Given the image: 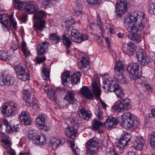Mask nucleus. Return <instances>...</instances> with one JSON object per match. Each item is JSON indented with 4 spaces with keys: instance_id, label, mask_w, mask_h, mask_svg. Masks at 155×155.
Returning a JSON list of instances; mask_svg holds the SVG:
<instances>
[{
    "instance_id": "obj_1",
    "label": "nucleus",
    "mask_w": 155,
    "mask_h": 155,
    "mask_svg": "<svg viewBox=\"0 0 155 155\" xmlns=\"http://www.w3.org/2000/svg\"><path fill=\"white\" fill-rule=\"evenodd\" d=\"M146 24L147 20L141 12H135L130 14L125 20V25L127 30L132 32L128 35V38L137 42H140L141 34L146 29Z\"/></svg>"
},
{
    "instance_id": "obj_2",
    "label": "nucleus",
    "mask_w": 155,
    "mask_h": 155,
    "mask_svg": "<svg viewBox=\"0 0 155 155\" xmlns=\"http://www.w3.org/2000/svg\"><path fill=\"white\" fill-rule=\"evenodd\" d=\"M103 88L107 92H114L118 98H122L124 96L123 90L120 87L118 82L110 78L103 81Z\"/></svg>"
},
{
    "instance_id": "obj_3",
    "label": "nucleus",
    "mask_w": 155,
    "mask_h": 155,
    "mask_svg": "<svg viewBox=\"0 0 155 155\" xmlns=\"http://www.w3.org/2000/svg\"><path fill=\"white\" fill-rule=\"evenodd\" d=\"M77 72L72 74L71 72L66 71L62 73L61 78L63 85L66 86L71 84L74 85L79 82L81 74L78 72Z\"/></svg>"
},
{
    "instance_id": "obj_4",
    "label": "nucleus",
    "mask_w": 155,
    "mask_h": 155,
    "mask_svg": "<svg viewBox=\"0 0 155 155\" xmlns=\"http://www.w3.org/2000/svg\"><path fill=\"white\" fill-rule=\"evenodd\" d=\"M122 122L121 126L125 129H127L136 127L139 125L140 121L136 117H133L130 113H124L121 115Z\"/></svg>"
},
{
    "instance_id": "obj_5",
    "label": "nucleus",
    "mask_w": 155,
    "mask_h": 155,
    "mask_svg": "<svg viewBox=\"0 0 155 155\" xmlns=\"http://www.w3.org/2000/svg\"><path fill=\"white\" fill-rule=\"evenodd\" d=\"M127 70L129 74V77L131 79L136 80L141 76V68L137 63L130 64L127 67Z\"/></svg>"
},
{
    "instance_id": "obj_6",
    "label": "nucleus",
    "mask_w": 155,
    "mask_h": 155,
    "mask_svg": "<svg viewBox=\"0 0 155 155\" xmlns=\"http://www.w3.org/2000/svg\"><path fill=\"white\" fill-rule=\"evenodd\" d=\"M2 108V114L5 116H9L18 110L19 106L15 102L11 101L9 103H7L4 104Z\"/></svg>"
},
{
    "instance_id": "obj_7",
    "label": "nucleus",
    "mask_w": 155,
    "mask_h": 155,
    "mask_svg": "<svg viewBox=\"0 0 155 155\" xmlns=\"http://www.w3.org/2000/svg\"><path fill=\"white\" fill-rule=\"evenodd\" d=\"M131 108L130 101L127 98L117 101L114 104V110L119 112H124Z\"/></svg>"
},
{
    "instance_id": "obj_8",
    "label": "nucleus",
    "mask_w": 155,
    "mask_h": 155,
    "mask_svg": "<svg viewBox=\"0 0 155 155\" xmlns=\"http://www.w3.org/2000/svg\"><path fill=\"white\" fill-rule=\"evenodd\" d=\"M124 69V65L121 61L116 62L114 66L115 75L118 82L125 84L127 81L123 75L122 71Z\"/></svg>"
},
{
    "instance_id": "obj_9",
    "label": "nucleus",
    "mask_w": 155,
    "mask_h": 155,
    "mask_svg": "<svg viewBox=\"0 0 155 155\" xmlns=\"http://www.w3.org/2000/svg\"><path fill=\"white\" fill-rule=\"evenodd\" d=\"M6 16L5 15H0V21L3 26V28L5 31H7L10 28V25H12V27L14 29L16 28L17 26L16 23L13 18L12 15H11L9 18L10 20V23L9 25L8 20L5 19Z\"/></svg>"
},
{
    "instance_id": "obj_10",
    "label": "nucleus",
    "mask_w": 155,
    "mask_h": 155,
    "mask_svg": "<svg viewBox=\"0 0 155 155\" xmlns=\"http://www.w3.org/2000/svg\"><path fill=\"white\" fill-rule=\"evenodd\" d=\"M130 139V135L127 132L124 133L122 135L117 146L118 148L119 149V152L120 153L123 152L124 148L127 145Z\"/></svg>"
},
{
    "instance_id": "obj_11",
    "label": "nucleus",
    "mask_w": 155,
    "mask_h": 155,
    "mask_svg": "<svg viewBox=\"0 0 155 155\" xmlns=\"http://www.w3.org/2000/svg\"><path fill=\"white\" fill-rule=\"evenodd\" d=\"M71 40L74 42L80 43L88 39V36L85 34H81L77 30L73 29L71 34Z\"/></svg>"
},
{
    "instance_id": "obj_12",
    "label": "nucleus",
    "mask_w": 155,
    "mask_h": 155,
    "mask_svg": "<svg viewBox=\"0 0 155 155\" xmlns=\"http://www.w3.org/2000/svg\"><path fill=\"white\" fill-rule=\"evenodd\" d=\"M136 56L139 63L143 65H147L148 64L149 58L143 49H139L136 52Z\"/></svg>"
},
{
    "instance_id": "obj_13",
    "label": "nucleus",
    "mask_w": 155,
    "mask_h": 155,
    "mask_svg": "<svg viewBox=\"0 0 155 155\" xmlns=\"http://www.w3.org/2000/svg\"><path fill=\"white\" fill-rule=\"evenodd\" d=\"M145 143L144 138L141 136L136 137L131 143L132 146L138 150H141Z\"/></svg>"
},
{
    "instance_id": "obj_14",
    "label": "nucleus",
    "mask_w": 155,
    "mask_h": 155,
    "mask_svg": "<svg viewBox=\"0 0 155 155\" xmlns=\"http://www.w3.org/2000/svg\"><path fill=\"white\" fill-rule=\"evenodd\" d=\"M99 78L97 76L94 77L92 83V91L93 93L96 97H99L101 94V90L98 84Z\"/></svg>"
},
{
    "instance_id": "obj_15",
    "label": "nucleus",
    "mask_w": 155,
    "mask_h": 155,
    "mask_svg": "<svg viewBox=\"0 0 155 155\" xmlns=\"http://www.w3.org/2000/svg\"><path fill=\"white\" fill-rule=\"evenodd\" d=\"M2 145L4 148L7 150L8 153L10 155H15V150L11 148L12 145L10 140L8 138H4L2 140Z\"/></svg>"
},
{
    "instance_id": "obj_16",
    "label": "nucleus",
    "mask_w": 155,
    "mask_h": 155,
    "mask_svg": "<svg viewBox=\"0 0 155 155\" xmlns=\"http://www.w3.org/2000/svg\"><path fill=\"white\" fill-rule=\"evenodd\" d=\"M30 115L28 112L26 111L22 112L19 115V118L25 125H29L31 123L30 119Z\"/></svg>"
},
{
    "instance_id": "obj_17",
    "label": "nucleus",
    "mask_w": 155,
    "mask_h": 155,
    "mask_svg": "<svg viewBox=\"0 0 155 155\" xmlns=\"http://www.w3.org/2000/svg\"><path fill=\"white\" fill-rule=\"evenodd\" d=\"M118 123V120L115 117H109L105 122L104 126L107 128L111 129L116 126Z\"/></svg>"
},
{
    "instance_id": "obj_18",
    "label": "nucleus",
    "mask_w": 155,
    "mask_h": 155,
    "mask_svg": "<svg viewBox=\"0 0 155 155\" xmlns=\"http://www.w3.org/2000/svg\"><path fill=\"white\" fill-rule=\"evenodd\" d=\"M49 45V43L47 42H42L38 45L37 48V54L39 55H41L46 52Z\"/></svg>"
},
{
    "instance_id": "obj_19",
    "label": "nucleus",
    "mask_w": 155,
    "mask_h": 155,
    "mask_svg": "<svg viewBox=\"0 0 155 155\" xmlns=\"http://www.w3.org/2000/svg\"><path fill=\"white\" fill-rule=\"evenodd\" d=\"M78 114L81 119L86 120H88L92 116V114L90 112L82 108L78 111Z\"/></svg>"
},
{
    "instance_id": "obj_20",
    "label": "nucleus",
    "mask_w": 155,
    "mask_h": 155,
    "mask_svg": "<svg viewBox=\"0 0 155 155\" xmlns=\"http://www.w3.org/2000/svg\"><path fill=\"white\" fill-rule=\"evenodd\" d=\"M78 114L81 119L86 120H88L92 116V114L90 112L82 108L78 111Z\"/></svg>"
},
{
    "instance_id": "obj_21",
    "label": "nucleus",
    "mask_w": 155,
    "mask_h": 155,
    "mask_svg": "<svg viewBox=\"0 0 155 155\" xmlns=\"http://www.w3.org/2000/svg\"><path fill=\"white\" fill-rule=\"evenodd\" d=\"M80 91L82 95L86 99H91L93 97L92 93L87 86H83L81 88Z\"/></svg>"
},
{
    "instance_id": "obj_22",
    "label": "nucleus",
    "mask_w": 155,
    "mask_h": 155,
    "mask_svg": "<svg viewBox=\"0 0 155 155\" xmlns=\"http://www.w3.org/2000/svg\"><path fill=\"white\" fill-rule=\"evenodd\" d=\"M12 78L8 75H4L0 73V85H9L11 84Z\"/></svg>"
},
{
    "instance_id": "obj_23",
    "label": "nucleus",
    "mask_w": 155,
    "mask_h": 155,
    "mask_svg": "<svg viewBox=\"0 0 155 155\" xmlns=\"http://www.w3.org/2000/svg\"><path fill=\"white\" fill-rule=\"evenodd\" d=\"M65 132L67 136L73 139L75 138L77 130L73 127H68L66 128Z\"/></svg>"
},
{
    "instance_id": "obj_24",
    "label": "nucleus",
    "mask_w": 155,
    "mask_h": 155,
    "mask_svg": "<svg viewBox=\"0 0 155 155\" xmlns=\"http://www.w3.org/2000/svg\"><path fill=\"white\" fill-rule=\"evenodd\" d=\"M64 98L69 101V103L72 105L76 104L77 100L74 97V94L73 92H68Z\"/></svg>"
},
{
    "instance_id": "obj_25",
    "label": "nucleus",
    "mask_w": 155,
    "mask_h": 155,
    "mask_svg": "<svg viewBox=\"0 0 155 155\" xmlns=\"http://www.w3.org/2000/svg\"><path fill=\"white\" fill-rule=\"evenodd\" d=\"M116 11H124L126 12L127 10V2L125 0H120L119 4H117L115 5Z\"/></svg>"
},
{
    "instance_id": "obj_26",
    "label": "nucleus",
    "mask_w": 155,
    "mask_h": 155,
    "mask_svg": "<svg viewBox=\"0 0 155 155\" xmlns=\"http://www.w3.org/2000/svg\"><path fill=\"white\" fill-rule=\"evenodd\" d=\"M62 140L61 139L56 138H52L50 140V143L51 146L54 149H56L60 145L62 144Z\"/></svg>"
},
{
    "instance_id": "obj_27",
    "label": "nucleus",
    "mask_w": 155,
    "mask_h": 155,
    "mask_svg": "<svg viewBox=\"0 0 155 155\" xmlns=\"http://www.w3.org/2000/svg\"><path fill=\"white\" fill-rule=\"evenodd\" d=\"M38 9V6L31 4L27 5L24 8L25 10L28 14L34 13Z\"/></svg>"
},
{
    "instance_id": "obj_28",
    "label": "nucleus",
    "mask_w": 155,
    "mask_h": 155,
    "mask_svg": "<svg viewBox=\"0 0 155 155\" xmlns=\"http://www.w3.org/2000/svg\"><path fill=\"white\" fill-rule=\"evenodd\" d=\"M45 22L42 20L38 21L33 25L35 30L37 32V30L42 31L45 27Z\"/></svg>"
},
{
    "instance_id": "obj_29",
    "label": "nucleus",
    "mask_w": 155,
    "mask_h": 155,
    "mask_svg": "<svg viewBox=\"0 0 155 155\" xmlns=\"http://www.w3.org/2000/svg\"><path fill=\"white\" fill-rule=\"evenodd\" d=\"M49 38L50 42L53 44L59 43L61 40V37L55 33H52L50 34Z\"/></svg>"
},
{
    "instance_id": "obj_30",
    "label": "nucleus",
    "mask_w": 155,
    "mask_h": 155,
    "mask_svg": "<svg viewBox=\"0 0 155 155\" xmlns=\"http://www.w3.org/2000/svg\"><path fill=\"white\" fill-rule=\"evenodd\" d=\"M62 39L64 45L67 48L70 47L71 42L69 38V35L68 34L64 35L62 36Z\"/></svg>"
},
{
    "instance_id": "obj_31",
    "label": "nucleus",
    "mask_w": 155,
    "mask_h": 155,
    "mask_svg": "<svg viewBox=\"0 0 155 155\" xmlns=\"http://www.w3.org/2000/svg\"><path fill=\"white\" fill-rule=\"evenodd\" d=\"M98 144V140L97 139L96 137H93L86 142V145L87 147H94L95 148Z\"/></svg>"
},
{
    "instance_id": "obj_32",
    "label": "nucleus",
    "mask_w": 155,
    "mask_h": 155,
    "mask_svg": "<svg viewBox=\"0 0 155 155\" xmlns=\"http://www.w3.org/2000/svg\"><path fill=\"white\" fill-rule=\"evenodd\" d=\"M38 138H37L36 141L34 140V144L36 145H42L46 143V138L44 136L39 135Z\"/></svg>"
},
{
    "instance_id": "obj_33",
    "label": "nucleus",
    "mask_w": 155,
    "mask_h": 155,
    "mask_svg": "<svg viewBox=\"0 0 155 155\" xmlns=\"http://www.w3.org/2000/svg\"><path fill=\"white\" fill-rule=\"evenodd\" d=\"M21 127L20 124H18L15 126L9 125L6 127V130L8 133L16 132L18 131Z\"/></svg>"
},
{
    "instance_id": "obj_34",
    "label": "nucleus",
    "mask_w": 155,
    "mask_h": 155,
    "mask_svg": "<svg viewBox=\"0 0 155 155\" xmlns=\"http://www.w3.org/2000/svg\"><path fill=\"white\" fill-rule=\"evenodd\" d=\"M38 135L35 131H30L28 135V138L29 139L32 141L33 143H34V140L36 141L37 138H38Z\"/></svg>"
},
{
    "instance_id": "obj_35",
    "label": "nucleus",
    "mask_w": 155,
    "mask_h": 155,
    "mask_svg": "<svg viewBox=\"0 0 155 155\" xmlns=\"http://www.w3.org/2000/svg\"><path fill=\"white\" fill-rule=\"evenodd\" d=\"M25 66L24 64L20 63L15 66L14 67V69L16 72L17 75H18L19 73L21 74L25 71Z\"/></svg>"
},
{
    "instance_id": "obj_36",
    "label": "nucleus",
    "mask_w": 155,
    "mask_h": 155,
    "mask_svg": "<svg viewBox=\"0 0 155 155\" xmlns=\"http://www.w3.org/2000/svg\"><path fill=\"white\" fill-rule=\"evenodd\" d=\"M47 119V116L45 114H41L39 115L36 119V122L39 125L41 124H45Z\"/></svg>"
},
{
    "instance_id": "obj_37",
    "label": "nucleus",
    "mask_w": 155,
    "mask_h": 155,
    "mask_svg": "<svg viewBox=\"0 0 155 155\" xmlns=\"http://www.w3.org/2000/svg\"><path fill=\"white\" fill-rule=\"evenodd\" d=\"M9 56L8 52L5 50L0 51V59L6 61H8L9 60Z\"/></svg>"
},
{
    "instance_id": "obj_38",
    "label": "nucleus",
    "mask_w": 155,
    "mask_h": 155,
    "mask_svg": "<svg viewBox=\"0 0 155 155\" xmlns=\"http://www.w3.org/2000/svg\"><path fill=\"white\" fill-rule=\"evenodd\" d=\"M151 147L155 150V132L151 133L148 136Z\"/></svg>"
},
{
    "instance_id": "obj_39",
    "label": "nucleus",
    "mask_w": 155,
    "mask_h": 155,
    "mask_svg": "<svg viewBox=\"0 0 155 155\" xmlns=\"http://www.w3.org/2000/svg\"><path fill=\"white\" fill-rule=\"evenodd\" d=\"M69 143L70 147L71 148L73 153L76 155H79L80 150L77 146H75L74 142L73 141H70Z\"/></svg>"
},
{
    "instance_id": "obj_40",
    "label": "nucleus",
    "mask_w": 155,
    "mask_h": 155,
    "mask_svg": "<svg viewBox=\"0 0 155 155\" xmlns=\"http://www.w3.org/2000/svg\"><path fill=\"white\" fill-rule=\"evenodd\" d=\"M18 78L20 80L23 81H25L29 79V76L28 73L26 72V71L21 73H19L17 75Z\"/></svg>"
},
{
    "instance_id": "obj_41",
    "label": "nucleus",
    "mask_w": 155,
    "mask_h": 155,
    "mask_svg": "<svg viewBox=\"0 0 155 155\" xmlns=\"http://www.w3.org/2000/svg\"><path fill=\"white\" fill-rule=\"evenodd\" d=\"M13 4L15 9L20 10L23 6V3L19 0H14Z\"/></svg>"
},
{
    "instance_id": "obj_42",
    "label": "nucleus",
    "mask_w": 155,
    "mask_h": 155,
    "mask_svg": "<svg viewBox=\"0 0 155 155\" xmlns=\"http://www.w3.org/2000/svg\"><path fill=\"white\" fill-rule=\"evenodd\" d=\"M86 150L88 155H97V151L96 148L86 147Z\"/></svg>"
},
{
    "instance_id": "obj_43",
    "label": "nucleus",
    "mask_w": 155,
    "mask_h": 155,
    "mask_svg": "<svg viewBox=\"0 0 155 155\" xmlns=\"http://www.w3.org/2000/svg\"><path fill=\"white\" fill-rule=\"evenodd\" d=\"M50 72L47 71V69L43 67L42 70V76L43 78L46 80L49 78Z\"/></svg>"
},
{
    "instance_id": "obj_44",
    "label": "nucleus",
    "mask_w": 155,
    "mask_h": 155,
    "mask_svg": "<svg viewBox=\"0 0 155 155\" xmlns=\"http://www.w3.org/2000/svg\"><path fill=\"white\" fill-rule=\"evenodd\" d=\"M105 155H118L114 149L110 147H107L106 149Z\"/></svg>"
},
{
    "instance_id": "obj_45",
    "label": "nucleus",
    "mask_w": 155,
    "mask_h": 155,
    "mask_svg": "<svg viewBox=\"0 0 155 155\" xmlns=\"http://www.w3.org/2000/svg\"><path fill=\"white\" fill-rule=\"evenodd\" d=\"M103 124L102 123L97 120H95L93 124L92 128L93 130H97L101 126L103 125Z\"/></svg>"
},
{
    "instance_id": "obj_46",
    "label": "nucleus",
    "mask_w": 155,
    "mask_h": 155,
    "mask_svg": "<svg viewBox=\"0 0 155 155\" xmlns=\"http://www.w3.org/2000/svg\"><path fill=\"white\" fill-rule=\"evenodd\" d=\"M148 12L150 14L155 15V3L152 2L149 4Z\"/></svg>"
},
{
    "instance_id": "obj_47",
    "label": "nucleus",
    "mask_w": 155,
    "mask_h": 155,
    "mask_svg": "<svg viewBox=\"0 0 155 155\" xmlns=\"http://www.w3.org/2000/svg\"><path fill=\"white\" fill-rule=\"evenodd\" d=\"M47 94L51 100L53 101H55L57 97L54 90L51 89L50 91L49 90Z\"/></svg>"
},
{
    "instance_id": "obj_48",
    "label": "nucleus",
    "mask_w": 155,
    "mask_h": 155,
    "mask_svg": "<svg viewBox=\"0 0 155 155\" xmlns=\"http://www.w3.org/2000/svg\"><path fill=\"white\" fill-rule=\"evenodd\" d=\"M71 124L74 127H78L79 125V121L77 117H74L71 120Z\"/></svg>"
},
{
    "instance_id": "obj_49",
    "label": "nucleus",
    "mask_w": 155,
    "mask_h": 155,
    "mask_svg": "<svg viewBox=\"0 0 155 155\" xmlns=\"http://www.w3.org/2000/svg\"><path fill=\"white\" fill-rule=\"evenodd\" d=\"M89 58H86L85 57H83L82 60L81 61L82 66L84 68H86L87 66L89 64Z\"/></svg>"
},
{
    "instance_id": "obj_50",
    "label": "nucleus",
    "mask_w": 155,
    "mask_h": 155,
    "mask_svg": "<svg viewBox=\"0 0 155 155\" xmlns=\"http://www.w3.org/2000/svg\"><path fill=\"white\" fill-rule=\"evenodd\" d=\"M45 15V13L43 11H40L38 12L34 16L35 18L41 19Z\"/></svg>"
},
{
    "instance_id": "obj_51",
    "label": "nucleus",
    "mask_w": 155,
    "mask_h": 155,
    "mask_svg": "<svg viewBox=\"0 0 155 155\" xmlns=\"http://www.w3.org/2000/svg\"><path fill=\"white\" fill-rule=\"evenodd\" d=\"M127 49L129 51L133 52L135 50V46L133 44L129 42L127 44Z\"/></svg>"
},
{
    "instance_id": "obj_52",
    "label": "nucleus",
    "mask_w": 155,
    "mask_h": 155,
    "mask_svg": "<svg viewBox=\"0 0 155 155\" xmlns=\"http://www.w3.org/2000/svg\"><path fill=\"white\" fill-rule=\"evenodd\" d=\"M97 25L99 26L101 30L103 29V25L101 22V18L99 16V15H98V16H97Z\"/></svg>"
},
{
    "instance_id": "obj_53",
    "label": "nucleus",
    "mask_w": 155,
    "mask_h": 155,
    "mask_svg": "<svg viewBox=\"0 0 155 155\" xmlns=\"http://www.w3.org/2000/svg\"><path fill=\"white\" fill-rule=\"evenodd\" d=\"M45 124H41L38 125L39 127L41 130H43L44 131H46L50 129V127L46 125H45Z\"/></svg>"
},
{
    "instance_id": "obj_54",
    "label": "nucleus",
    "mask_w": 155,
    "mask_h": 155,
    "mask_svg": "<svg viewBox=\"0 0 155 155\" xmlns=\"http://www.w3.org/2000/svg\"><path fill=\"white\" fill-rule=\"evenodd\" d=\"M46 60V58L44 56L38 57L36 59L37 61L38 64L42 63V62L45 61Z\"/></svg>"
},
{
    "instance_id": "obj_55",
    "label": "nucleus",
    "mask_w": 155,
    "mask_h": 155,
    "mask_svg": "<svg viewBox=\"0 0 155 155\" xmlns=\"http://www.w3.org/2000/svg\"><path fill=\"white\" fill-rule=\"evenodd\" d=\"M101 0H87L88 3L90 5L95 4L101 2Z\"/></svg>"
},
{
    "instance_id": "obj_56",
    "label": "nucleus",
    "mask_w": 155,
    "mask_h": 155,
    "mask_svg": "<svg viewBox=\"0 0 155 155\" xmlns=\"http://www.w3.org/2000/svg\"><path fill=\"white\" fill-rule=\"evenodd\" d=\"M65 23L66 25V26L67 27H70L74 23V22L72 20H66L65 21Z\"/></svg>"
},
{
    "instance_id": "obj_57",
    "label": "nucleus",
    "mask_w": 155,
    "mask_h": 155,
    "mask_svg": "<svg viewBox=\"0 0 155 155\" xmlns=\"http://www.w3.org/2000/svg\"><path fill=\"white\" fill-rule=\"evenodd\" d=\"M82 8H83L82 6L81 5L79 4H77L74 7V11H77V10L82 11Z\"/></svg>"
},
{
    "instance_id": "obj_58",
    "label": "nucleus",
    "mask_w": 155,
    "mask_h": 155,
    "mask_svg": "<svg viewBox=\"0 0 155 155\" xmlns=\"http://www.w3.org/2000/svg\"><path fill=\"white\" fill-rule=\"evenodd\" d=\"M115 12H117V13L116 14L117 17V18H120L122 16V15H124V13H125L126 12L124 11H116V10L115 11Z\"/></svg>"
},
{
    "instance_id": "obj_59",
    "label": "nucleus",
    "mask_w": 155,
    "mask_h": 155,
    "mask_svg": "<svg viewBox=\"0 0 155 155\" xmlns=\"http://www.w3.org/2000/svg\"><path fill=\"white\" fill-rule=\"evenodd\" d=\"M26 17H27V15L25 13H23L20 16V18H21V20L22 22H24V21H25L26 18Z\"/></svg>"
},
{
    "instance_id": "obj_60",
    "label": "nucleus",
    "mask_w": 155,
    "mask_h": 155,
    "mask_svg": "<svg viewBox=\"0 0 155 155\" xmlns=\"http://www.w3.org/2000/svg\"><path fill=\"white\" fill-rule=\"evenodd\" d=\"M74 14L76 16H79L82 14V11L81 10L74 11Z\"/></svg>"
},
{
    "instance_id": "obj_61",
    "label": "nucleus",
    "mask_w": 155,
    "mask_h": 155,
    "mask_svg": "<svg viewBox=\"0 0 155 155\" xmlns=\"http://www.w3.org/2000/svg\"><path fill=\"white\" fill-rule=\"evenodd\" d=\"M97 114L99 120H103V117L102 116L103 112L102 111L97 113Z\"/></svg>"
},
{
    "instance_id": "obj_62",
    "label": "nucleus",
    "mask_w": 155,
    "mask_h": 155,
    "mask_svg": "<svg viewBox=\"0 0 155 155\" xmlns=\"http://www.w3.org/2000/svg\"><path fill=\"white\" fill-rule=\"evenodd\" d=\"M32 107L34 109L36 110L39 108V106L36 102H33V103Z\"/></svg>"
},
{
    "instance_id": "obj_63",
    "label": "nucleus",
    "mask_w": 155,
    "mask_h": 155,
    "mask_svg": "<svg viewBox=\"0 0 155 155\" xmlns=\"http://www.w3.org/2000/svg\"><path fill=\"white\" fill-rule=\"evenodd\" d=\"M22 51L25 56L27 57L29 55V52L27 48L22 50Z\"/></svg>"
},
{
    "instance_id": "obj_64",
    "label": "nucleus",
    "mask_w": 155,
    "mask_h": 155,
    "mask_svg": "<svg viewBox=\"0 0 155 155\" xmlns=\"http://www.w3.org/2000/svg\"><path fill=\"white\" fill-rule=\"evenodd\" d=\"M152 117L150 116H148L145 119V122L146 124H149L150 120H151Z\"/></svg>"
}]
</instances>
